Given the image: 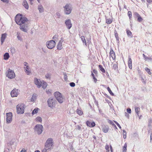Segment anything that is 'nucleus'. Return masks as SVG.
Here are the masks:
<instances>
[{
  "label": "nucleus",
  "mask_w": 152,
  "mask_h": 152,
  "mask_svg": "<svg viewBox=\"0 0 152 152\" xmlns=\"http://www.w3.org/2000/svg\"><path fill=\"white\" fill-rule=\"evenodd\" d=\"M36 120L37 121L41 122L42 121V118L40 117H38L36 118Z\"/></svg>",
  "instance_id": "obj_43"
},
{
  "label": "nucleus",
  "mask_w": 152,
  "mask_h": 152,
  "mask_svg": "<svg viewBox=\"0 0 152 152\" xmlns=\"http://www.w3.org/2000/svg\"><path fill=\"white\" fill-rule=\"evenodd\" d=\"M150 142H152V133H151V136H150Z\"/></svg>",
  "instance_id": "obj_62"
},
{
  "label": "nucleus",
  "mask_w": 152,
  "mask_h": 152,
  "mask_svg": "<svg viewBox=\"0 0 152 152\" xmlns=\"http://www.w3.org/2000/svg\"><path fill=\"white\" fill-rule=\"evenodd\" d=\"M7 34L6 33H4L2 34L1 39V44H2L3 42H4V40L6 37Z\"/></svg>",
  "instance_id": "obj_19"
},
{
  "label": "nucleus",
  "mask_w": 152,
  "mask_h": 152,
  "mask_svg": "<svg viewBox=\"0 0 152 152\" xmlns=\"http://www.w3.org/2000/svg\"><path fill=\"white\" fill-rule=\"evenodd\" d=\"M99 67L100 70L103 73L105 72V70L104 69L103 67L101 65H99Z\"/></svg>",
  "instance_id": "obj_31"
},
{
  "label": "nucleus",
  "mask_w": 152,
  "mask_h": 152,
  "mask_svg": "<svg viewBox=\"0 0 152 152\" xmlns=\"http://www.w3.org/2000/svg\"><path fill=\"white\" fill-rule=\"evenodd\" d=\"M47 83L45 82L44 81L42 80V86L43 89H45L47 87Z\"/></svg>",
  "instance_id": "obj_25"
},
{
  "label": "nucleus",
  "mask_w": 152,
  "mask_h": 152,
  "mask_svg": "<svg viewBox=\"0 0 152 152\" xmlns=\"http://www.w3.org/2000/svg\"><path fill=\"white\" fill-rule=\"evenodd\" d=\"M38 9L40 12H43L44 9L42 5H39L38 6Z\"/></svg>",
  "instance_id": "obj_30"
},
{
  "label": "nucleus",
  "mask_w": 152,
  "mask_h": 152,
  "mask_svg": "<svg viewBox=\"0 0 152 152\" xmlns=\"http://www.w3.org/2000/svg\"><path fill=\"white\" fill-rule=\"evenodd\" d=\"M20 33L18 32H17V38L19 40H20V41H22L23 40L21 38V37L20 36Z\"/></svg>",
  "instance_id": "obj_36"
},
{
  "label": "nucleus",
  "mask_w": 152,
  "mask_h": 152,
  "mask_svg": "<svg viewBox=\"0 0 152 152\" xmlns=\"http://www.w3.org/2000/svg\"><path fill=\"white\" fill-rule=\"evenodd\" d=\"M25 72L28 75H29L31 73L30 69L28 66H27L26 67H24Z\"/></svg>",
  "instance_id": "obj_16"
},
{
  "label": "nucleus",
  "mask_w": 152,
  "mask_h": 152,
  "mask_svg": "<svg viewBox=\"0 0 152 152\" xmlns=\"http://www.w3.org/2000/svg\"><path fill=\"white\" fill-rule=\"evenodd\" d=\"M45 77L47 79L50 78V75L49 74H47L45 75Z\"/></svg>",
  "instance_id": "obj_58"
},
{
  "label": "nucleus",
  "mask_w": 152,
  "mask_h": 152,
  "mask_svg": "<svg viewBox=\"0 0 152 152\" xmlns=\"http://www.w3.org/2000/svg\"><path fill=\"white\" fill-rule=\"evenodd\" d=\"M10 57L9 53H5L4 55V59L5 60H7Z\"/></svg>",
  "instance_id": "obj_22"
},
{
  "label": "nucleus",
  "mask_w": 152,
  "mask_h": 152,
  "mask_svg": "<svg viewBox=\"0 0 152 152\" xmlns=\"http://www.w3.org/2000/svg\"><path fill=\"white\" fill-rule=\"evenodd\" d=\"M20 152H26V150L22 149Z\"/></svg>",
  "instance_id": "obj_64"
},
{
  "label": "nucleus",
  "mask_w": 152,
  "mask_h": 152,
  "mask_svg": "<svg viewBox=\"0 0 152 152\" xmlns=\"http://www.w3.org/2000/svg\"><path fill=\"white\" fill-rule=\"evenodd\" d=\"M70 86L72 87H74L75 86V83L74 82H71L69 83Z\"/></svg>",
  "instance_id": "obj_48"
},
{
  "label": "nucleus",
  "mask_w": 152,
  "mask_h": 152,
  "mask_svg": "<svg viewBox=\"0 0 152 152\" xmlns=\"http://www.w3.org/2000/svg\"><path fill=\"white\" fill-rule=\"evenodd\" d=\"M108 122L110 124L112 125L113 126L114 125V124L113 122L109 120L108 121Z\"/></svg>",
  "instance_id": "obj_53"
},
{
  "label": "nucleus",
  "mask_w": 152,
  "mask_h": 152,
  "mask_svg": "<svg viewBox=\"0 0 152 152\" xmlns=\"http://www.w3.org/2000/svg\"><path fill=\"white\" fill-rule=\"evenodd\" d=\"M113 68L115 70L116 69L118 68V66L117 64H114L113 65Z\"/></svg>",
  "instance_id": "obj_49"
},
{
  "label": "nucleus",
  "mask_w": 152,
  "mask_h": 152,
  "mask_svg": "<svg viewBox=\"0 0 152 152\" xmlns=\"http://www.w3.org/2000/svg\"><path fill=\"white\" fill-rule=\"evenodd\" d=\"M93 73H94L96 75L97 74V72L95 69H94L93 70Z\"/></svg>",
  "instance_id": "obj_59"
},
{
  "label": "nucleus",
  "mask_w": 152,
  "mask_h": 152,
  "mask_svg": "<svg viewBox=\"0 0 152 152\" xmlns=\"http://www.w3.org/2000/svg\"><path fill=\"white\" fill-rule=\"evenodd\" d=\"M19 90L16 89H13L11 92L10 94L12 97H17L18 94L19 93Z\"/></svg>",
  "instance_id": "obj_10"
},
{
  "label": "nucleus",
  "mask_w": 152,
  "mask_h": 152,
  "mask_svg": "<svg viewBox=\"0 0 152 152\" xmlns=\"http://www.w3.org/2000/svg\"><path fill=\"white\" fill-rule=\"evenodd\" d=\"M127 111L129 113H131V109L130 108H128L127 109Z\"/></svg>",
  "instance_id": "obj_55"
},
{
  "label": "nucleus",
  "mask_w": 152,
  "mask_h": 152,
  "mask_svg": "<svg viewBox=\"0 0 152 152\" xmlns=\"http://www.w3.org/2000/svg\"><path fill=\"white\" fill-rule=\"evenodd\" d=\"M24 66H28V65H27L28 63H27L26 62H24Z\"/></svg>",
  "instance_id": "obj_63"
},
{
  "label": "nucleus",
  "mask_w": 152,
  "mask_h": 152,
  "mask_svg": "<svg viewBox=\"0 0 152 152\" xmlns=\"http://www.w3.org/2000/svg\"><path fill=\"white\" fill-rule=\"evenodd\" d=\"M11 51L12 53H15V50L14 48H12Z\"/></svg>",
  "instance_id": "obj_56"
},
{
  "label": "nucleus",
  "mask_w": 152,
  "mask_h": 152,
  "mask_svg": "<svg viewBox=\"0 0 152 152\" xmlns=\"http://www.w3.org/2000/svg\"><path fill=\"white\" fill-rule=\"evenodd\" d=\"M143 56L146 60H148L149 61L152 62V58H151L146 56L144 54H143Z\"/></svg>",
  "instance_id": "obj_23"
},
{
  "label": "nucleus",
  "mask_w": 152,
  "mask_h": 152,
  "mask_svg": "<svg viewBox=\"0 0 152 152\" xmlns=\"http://www.w3.org/2000/svg\"><path fill=\"white\" fill-rule=\"evenodd\" d=\"M110 57H111L114 60H115V54L113 49L111 48H110Z\"/></svg>",
  "instance_id": "obj_15"
},
{
  "label": "nucleus",
  "mask_w": 152,
  "mask_h": 152,
  "mask_svg": "<svg viewBox=\"0 0 152 152\" xmlns=\"http://www.w3.org/2000/svg\"><path fill=\"white\" fill-rule=\"evenodd\" d=\"M107 90L111 95L112 96H114V94L112 92L109 87L107 88Z\"/></svg>",
  "instance_id": "obj_39"
},
{
  "label": "nucleus",
  "mask_w": 152,
  "mask_h": 152,
  "mask_svg": "<svg viewBox=\"0 0 152 152\" xmlns=\"http://www.w3.org/2000/svg\"><path fill=\"white\" fill-rule=\"evenodd\" d=\"M39 109L38 108H35L32 111V115H34L35 114L37 113V112L39 110Z\"/></svg>",
  "instance_id": "obj_32"
},
{
  "label": "nucleus",
  "mask_w": 152,
  "mask_h": 152,
  "mask_svg": "<svg viewBox=\"0 0 152 152\" xmlns=\"http://www.w3.org/2000/svg\"><path fill=\"white\" fill-rule=\"evenodd\" d=\"M34 81L35 84L37 86V87L38 88H40L42 86V81H41L40 79L35 78Z\"/></svg>",
  "instance_id": "obj_11"
},
{
  "label": "nucleus",
  "mask_w": 152,
  "mask_h": 152,
  "mask_svg": "<svg viewBox=\"0 0 152 152\" xmlns=\"http://www.w3.org/2000/svg\"><path fill=\"white\" fill-rule=\"evenodd\" d=\"M64 79L66 81L67 79V75L65 73H64Z\"/></svg>",
  "instance_id": "obj_50"
},
{
  "label": "nucleus",
  "mask_w": 152,
  "mask_h": 152,
  "mask_svg": "<svg viewBox=\"0 0 152 152\" xmlns=\"http://www.w3.org/2000/svg\"><path fill=\"white\" fill-rule=\"evenodd\" d=\"M2 1L6 3H7L9 2V0H1Z\"/></svg>",
  "instance_id": "obj_57"
},
{
  "label": "nucleus",
  "mask_w": 152,
  "mask_h": 152,
  "mask_svg": "<svg viewBox=\"0 0 152 152\" xmlns=\"http://www.w3.org/2000/svg\"><path fill=\"white\" fill-rule=\"evenodd\" d=\"M43 127L41 124H38L36 125L34 128L35 131L37 132L38 134H41L42 132Z\"/></svg>",
  "instance_id": "obj_6"
},
{
  "label": "nucleus",
  "mask_w": 152,
  "mask_h": 152,
  "mask_svg": "<svg viewBox=\"0 0 152 152\" xmlns=\"http://www.w3.org/2000/svg\"><path fill=\"white\" fill-rule=\"evenodd\" d=\"M145 69L149 75H151V72L150 69H149L147 67H145Z\"/></svg>",
  "instance_id": "obj_45"
},
{
  "label": "nucleus",
  "mask_w": 152,
  "mask_h": 152,
  "mask_svg": "<svg viewBox=\"0 0 152 152\" xmlns=\"http://www.w3.org/2000/svg\"><path fill=\"white\" fill-rule=\"evenodd\" d=\"M114 122L116 124L117 126L119 127V128L120 129H121V127L120 125V124L116 121H114Z\"/></svg>",
  "instance_id": "obj_51"
},
{
  "label": "nucleus",
  "mask_w": 152,
  "mask_h": 152,
  "mask_svg": "<svg viewBox=\"0 0 152 152\" xmlns=\"http://www.w3.org/2000/svg\"><path fill=\"white\" fill-rule=\"evenodd\" d=\"M127 147V145L126 143L124 144V145L123 147V151H122V152H126Z\"/></svg>",
  "instance_id": "obj_33"
},
{
  "label": "nucleus",
  "mask_w": 152,
  "mask_h": 152,
  "mask_svg": "<svg viewBox=\"0 0 152 152\" xmlns=\"http://www.w3.org/2000/svg\"><path fill=\"white\" fill-rule=\"evenodd\" d=\"M65 13L67 15L70 14L72 11V8L70 4H66L64 7Z\"/></svg>",
  "instance_id": "obj_8"
},
{
  "label": "nucleus",
  "mask_w": 152,
  "mask_h": 152,
  "mask_svg": "<svg viewBox=\"0 0 152 152\" xmlns=\"http://www.w3.org/2000/svg\"><path fill=\"white\" fill-rule=\"evenodd\" d=\"M105 148L107 150L106 152H109V146L108 145H106L105 146Z\"/></svg>",
  "instance_id": "obj_47"
},
{
  "label": "nucleus",
  "mask_w": 152,
  "mask_h": 152,
  "mask_svg": "<svg viewBox=\"0 0 152 152\" xmlns=\"http://www.w3.org/2000/svg\"><path fill=\"white\" fill-rule=\"evenodd\" d=\"M65 24L68 29H70L72 26V24L70 19H68L65 20Z\"/></svg>",
  "instance_id": "obj_13"
},
{
  "label": "nucleus",
  "mask_w": 152,
  "mask_h": 152,
  "mask_svg": "<svg viewBox=\"0 0 152 152\" xmlns=\"http://www.w3.org/2000/svg\"><path fill=\"white\" fill-rule=\"evenodd\" d=\"M51 89H49L48 91H46L48 95H50L51 94Z\"/></svg>",
  "instance_id": "obj_52"
},
{
  "label": "nucleus",
  "mask_w": 152,
  "mask_h": 152,
  "mask_svg": "<svg viewBox=\"0 0 152 152\" xmlns=\"http://www.w3.org/2000/svg\"><path fill=\"white\" fill-rule=\"evenodd\" d=\"M24 106L23 104H19L17 105L16 108L18 114H22L24 113Z\"/></svg>",
  "instance_id": "obj_5"
},
{
  "label": "nucleus",
  "mask_w": 152,
  "mask_h": 152,
  "mask_svg": "<svg viewBox=\"0 0 152 152\" xmlns=\"http://www.w3.org/2000/svg\"><path fill=\"white\" fill-rule=\"evenodd\" d=\"M28 20L26 17H23L22 15L18 14L15 17L16 23L20 25V29L24 32H26L28 31Z\"/></svg>",
  "instance_id": "obj_1"
},
{
  "label": "nucleus",
  "mask_w": 152,
  "mask_h": 152,
  "mask_svg": "<svg viewBox=\"0 0 152 152\" xmlns=\"http://www.w3.org/2000/svg\"><path fill=\"white\" fill-rule=\"evenodd\" d=\"M109 127L107 125H104L102 126V131L105 133H107L109 130Z\"/></svg>",
  "instance_id": "obj_17"
},
{
  "label": "nucleus",
  "mask_w": 152,
  "mask_h": 152,
  "mask_svg": "<svg viewBox=\"0 0 152 152\" xmlns=\"http://www.w3.org/2000/svg\"><path fill=\"white\" fill-rule=\"evenodd\" d=\"M106 23L107 24H110L112 22V20L110 18L107 19H106Z\"/></svg>",
  "instance_id": "obj_34"
},
{
  "label": "nucleus",
  "mask_w": 152,
  "mask_h": 152,
  "mask_svg": "<svg viewBox=\"0 0 152 152\" xmlns=\"http://www.w3.org/2000/svg\"><path fill=\"white\" fill-rule=\"evenodd\" d=\"M86 125L89 127H93L95 126V124L94 122H93L91 123V122L87 121L86 122Z\"/></svg>",
  "instance_id": "obj_18"
},
{
  "label": "nucleus",
  "mask_w": 152,
  "mask_h": 152,
  "mask_svg": "<svg viewBox=\"0 0 152 152\" xmlns=\"http://www.w3.org/2000/svg\"><path fill=\"white\" fill-rule=\"evenodd\" d=\"M61 16L60 14L58 12L56 13V16L57 18H59Z\"/></svg>",
  "instance_id": "obj_54"
},
{
  "label": "nucleus",
  "mask_w": 152,
  "mask_h": 152,
  "mask_svg": "<svg viewBox=\"0 0 152 152\" xmlns=\"http://www.w3.org/2000/svg\"><path fill=\"white\" fill-rule=\"evenodd\" d=\"M77 114L80 115H81L83 114V112L82 111L78 109L77 110Z\"/></svg>",
  "instance_id": "obj_41"
},
{
  "label": "nucleus",
  "mask_w": 152,
  "mask_h": 152,
  "mask_svg": "<svg viewBox=\"0 0 152 152\" xmlns=\"http://www.w3.org/2000/svg\"><path fill=\"white\" fill-rule=\"evenodd\" d=\"M7 76L10 79H12L15 77V75L14 72L10 69H9L7 75Z\"/></svg>",
  "instance_id": "obj_9"
},
{
  "label": "nucleus",
  "mask_w": 152,
  "mask_h": 152,
  "mask_svg": "<svg viewBox=\"0 0 152 152\" xmlns=\"http://www.w3.org/2000/svg\"><path fill=\"white\" fill-rule=\"evenodd\" d=\"M12 114L11 112L6 113V121L7 123H11L12 120Z\"/></svg>",
  "instance_id": "obj_12"
},
{
  "label": "nucleus",
  "mask_w": 152,
  "mask_h": 152,
  "mask_svg": "<svg viewBox=\"0 0 152 152\" xmlns=\"http://www.w3.org/2000/svg\"><path fill=\"white\" fill-rule=\"evenodd\" d=\"M123 138L124 139H125V138H126V131L125 130H123Z\"/></svg>",
  "instance_id": "obj_42"
},
{
  "label": "nucleus",
  "mask_w": 152,
  "mask_h": 152,
  "mask_svg": "<svg viewBox=\"0 0 152 152\" xmlns=\"http://www.w3.org/2000/svg\"><path fill=\"white\" fill-rule=\"evenodd\" d=\"M81 39L82 40L83 43L85 45H86V41L85 37L84 36H82L81 37Z\"/></svg>",
  "instance_id": "obj_29"
},
{
  "label": "nucleus",
  "mask_w": 152,
  "mask_h": 152,
  "mask_svg": "<svg viewBox=\"0 0 152 152\" xmlns=\"http://www.w3.org/2000/svg\"><path fill=\"white\" fill-rule=\"evenodd\" d=\"M56 42L53 40H51L46 42V44L47 48L49 49H52L56 45Z\"/></svg>",
  "instance_id": "obj_7"
},
{
  "label": "nucleus",
  "mask_w": 152,
  "mask_h": 152,
  "mask_svg": "<svg viewBox=\"0 0 152 152\" xmlns=\"http://www.w3.org/2000/svg\"><path fill=\"white\" fill-rule=\"evenodd\" d=\"M134 17L135 18H137L140 16V15L136 12H135L133 13Z\"/></svg>",
  "instance_id": "obj_38"
},
{
  "label": "nucleus",
  "mask_w": 152,
  "mask_h": 152,
  "mask_svg": "<svg viewBox=\"0 0 152 152\" xmlns=\"http://www.w3.org/2000/svg\"><path fill=\"white\" fill-rule=\"evenodd\" d=\"M148 126L151 129L152 127V120L151 119L149 120L148 124Z\"/></svg>",
  "instance_id": "obj_28"
},
{
  "label": "nucleus",
  "mask_w": 152,
  "mask_h": 152,
  "mask_svg": "<svg viewBox=\"0 0 152 152\" xmlns=\"http://www.w3.org/2000/svg\"><path fill=\"white\" fill-rule=\"evenodd\" d=\"M127 15L128 16H129L130 20H131L132 18V12L130 11H129L128 12Z\"/></svg>",
  "instance_id": "obj_37"
},
{
  "label": "nucleus",
  "mask_w": 152,
  "mask_h": 152,
  "mask_svg": "<svg viewBox=\"0 0 152 152\" xmlns=\"http://www.w3.org/2000/svg\"><path fill=\"white\" fill-rule=\"evenodd\" d=\"M134 109L136 114H137V115L139 116V114L140 110V108L137 107H134Z\"/></svg>",
  "instance_id": "obj_24"
},
{
  "label": "nucleus",
  "mask_w": 152,
  "mask_h": 152,
  "mask_svg": "<svg viewBox=\"0 0 152 152\" xmlns=\"http://www.w3.org/2000/svg\"><path fill=\"white\" fill-rule=\"evenodd\" d=\"M63 38H61V40L59 41L57 46V49L58 50H60L62 48V43L63 42Z\"/></svg>",
  "instance_id": "obj_14"
},
{
  "label": "nucleus",
  "mask_w": 152,
  "mask_h": 152,
  "mask_svg": "<svg viewBox=\"0 0 152 152\" xmlns=\"http://www.w3.org/2000/svg\"><path fill=\"white\" fill-rule=\"evenodd\" d=\"M76 129L80 131H81V126H80V125H77L76 126Z\"/></svg>",
  "instance_id": "obj_46"
},
{
  "label": "nucleus",
  "mask_w": 152,
  "mask_h": 152,
  "mask_svg": "<svg viewBox=\"0 0 152 152\" xmlns=\"http://www.w3.org/2000/svg\"><path fill=\"white\" fill-rule=\"evenodd\" d=\"M56 102L55 99L52 97L49 98L47 101L48 105L50 108H53L55 106Z\"/></svg>",
  "instance_id": "obj_4"
},
{
  "label": "nucleus",
  "mask_w": 152,
  "mask_h": 152,
  "mask_svg": "<svg viewBox=\"0 0 152 152\" xmlns=\"http://www.w3.org/2000/svg\"><path fill=\"white\" fill-rule=\"evenodd\" d=\"M128 64L129 68L131 69H132V60L131 58L129 57V60L128 61Z\"/></svg>",
  "instance_id": "obj_20"
},
{
  "label": "nucleus",
  "mask_w": 152,
  "mask_h": 152,
  "mask_svg": "<svg viewBox=\"0 0 152 152\" xmlns=\"http://www.w3.org/2000/svg\"><path fill=\"white\" fill-rule=\"evenodd\" d=\"M93 79L94 80V81L95 83H96L97 81V79L96 78H95V76H94L93 77Z\"/></svg>",
  "instance_id": "obj_60"
},
{
  "label": "nucleus",
  "mask_w": 152,
  "mask_h": 152,
  "mask_svg": "<svg viewBox=\"0 0 152 152\" xmlns=\"http://www.w3.org/2000/svg\"><path fill=\"white\" fill-rule=\"evenodd\" d=\"M55 97L58 101L60 103H62L63 102V99L61 94L59 92H56L54 94Z\"/></svg>",
  "instance_id": "obj_3"
},
{
  "label": "nucleus",
  "mask_w": 152,
  "mask_h": 152,
  "mask_svg": "<svg viewBox=\"0 0 152 152\" xmlns=\"http://www.w3.org/2000/svg\"><path fill=\"white\" fill-rule=\"evenodd\" d=\"M114 34L115 36V38H116L117 40L119 41V37L118 36V35L117 33V32L116 30H115L114 31Z\"/></svg>",
  "instance_id": "obj_35"
},
{
  "label": "nucleus",
  "mask_w": 152,
  "mask_h": 152,
  "mask_svg": "<svg viewBox=\"0 0 152 152\" xmlns=\"http://www.w3.org/2000/svg\"><path fill=\"white\" fill-rule=\"evenodd\" d=\"M58 36L57 35H55L53 37V39H54V41H57L58 38Z\"/></svg>",
  "instance_id": "obj_40"
},
{
  "label": "nucleus",
  "mask_w": 152,
  "mask_h": 152,
  "mask_svg": "<svg viewBox=\"0 0 152 152\" xmlns=\"http://www.w3.org/2000/svg\"><path fill=\"white\" fill-rule=\"evenodd\" d=\"M23 6L26 9H28V5L27 1L26 0H24L23 3Z\"/></svg>",
  "instance_id": "obj_21"
},
{
  "label": "nucleus",
  "mask_w": 152,
  "mask_h": 152,
  "mask_svg": "<svg viewBox=\"0 0 152 152\" xmlns=\"http://www.w3.org/2000/svg\"><path fill=\"white\" fill-rule=\"evenodd\" d=\"M36 95L35 94H34L33 95L31 99V101L34 102V101H35V100L36 99V97H37Z\"/></svg>",
  "instance_id": "obj_27"
},
{
  "label": "nucleus",
  "mask_w": 152,
  "mask_h": 152,
  "mask_svg": "<svg viewBox=\"0 0 152 152\" xmlns=\"http://www.w3.org/2000/svg\"><path fill=\"white\" fill-rule=\"evenodd\" d=\"M126 33L127 34V36L129 37H132V33L130 31H129V30H127Z\"/></svg>",
  "instance_id": "obj_26"
},
{
  "label": "nucleus",
  "mask_w": 152,
  "mask_h": 152,
  "mask_svg": "<svg viewBox=\"0 0 152 152\" xmlns=\"http://www.w3.org/2000/svg\"><path fill=\"white\" fill-rule=\"evenodd\" d=\"M47 150L45 149H43L42 151V152H49Z\"/></svg>",
  "instance_id": "obj_61"
},
{
  "label": "nucleus",
  "mask_w": 152,
  "mask_h": 152,
  "mask_svg": "<svg viewBox=\"0 0 152 152\" xmlns=\"http://www.w3.org/2000/svg\"><path fill=\"white\" fill-rule=\"evenodd\" d=\"M137 21L139 22H141L142 20V18H141V17L140 16V15L137 18Z\"/></svg>",
  "instance_id": "obj_44"
},
{
  "label": "nucleus",
  "mask_w": 152,
  "mask_h": 152,
  "mask_svg": "<svg viewBox=\"0 0 152 152\" xmlns=\"http://www.w3.org/2000/svg\"><path fill=\"white\" fill-rule=\"evenodd\" d=\"M53 145V140L51 138H48L46 141L45 143V148L43 149H45L49 151L51 149Z\"/></svg>",
  "instance_id": "obj_2"
}]
</instances>
